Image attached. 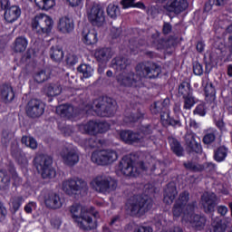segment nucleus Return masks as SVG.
Listing matches in <instances>:
<instances>
[{
	"label": "nucleus",
	"instance_id": "obj_59",
	"mask_svg": "<svg viewBox=\"0 0 232 232\" xmlns=\"http://www.w3.org/2000/svg\"><path fill=\"white\" fill-rule=\"evenodd\" d=\"M12 206H13V209H14V213H17V211H19V208H21V206H23V199H21V198H17L14 199L12 202Z\"/></svg>",
	"mask_w": 232,
	"mask_h": 232
},
{
	"label": "nucleus",
	"instance_id": "obj_55",
	"mask_svg": "<svg viewBox=\"0 0 232 232\" xmlns=\"http://www.w3.org/2000/svg\"><path fill=\"white\" fill-rule=\"evenodd\" d=\"M216 139L217 136L215 135V132H208L203 137V142L204 144H213V141L216 140Z\"/></svg>",
	"mask_w": 232,
	"mask_h": 232
},
{
	"label": "nucleus",
	"instance_id": "obj_35",
	"mask_svg": "<svg viewBox=\"0 0 232 232\" xmlns=\"http://www.w3.org/2000/svg\"><path fill=\"white\" fill-rule=\"evenodd\" d=\"M227 151H229V150L224 145L218 147L216 150H214V160L216 162H224V160H226L227 158Z\"/></svg>",
	"mask_w": 232,
	"mask_h": 232
},
{
	"label": "nucleus",
	"instance_id": "obj_53",
	"mask_svg": "<svg viewBox=\"0 0 232 232\" xmlns=\"http://www.w3.org/2000/svg\"><path fill=\"white\" fill-rule=\"evenodd\" d=\"M65 63L68 66H75L79 63V57L75 54L69 53L66 56Z\"/></svg>",
	"mask_w": 232,
	"mask_h": 232
},
{
	"label": "nucleus",
	"instance_id": "obj_24",
	"mask_svg": "<svg viewBox=\"0 0 232 232\" xmlns=\"http://www.w3.org/2000/svg\"><path fill=\"white\" fill-rule=\"evenodd\" d=\"M56 114L62 119H75V108L70 104H62L56 107Z\"/></svg>",
	"mask_w": 232,
	"mask_h": 232
},
{
	"label": "nucleus",
	"instance_id": "obj_37",
	"mask_svg": "<svg viewBox=\"0 0 232 232\" xmlns=\"http://www.w3.org/2000/svg\"><path fill=\"white\" fill-rule=\"evenodd\" d=\"M169 147L173 153L177 155V157H182L184 155V147L180 144V141L176 138H172L169 140Z\"/></svg>",
	"mask_w": 232,
	"mask_h": 232
},
{
	"label": "nucleus",
	"instance_id": "obj_58",
	"mask_svg": "<svg viewBox=\"0 0 232 232\" xmlns=\"http://www.w3.org/2000/svg\"><path fill=\"white\" fill-rule=\"evenodd\" d=\"M8 215V210H6V207L0 202V222H5L6 220V216Z\"/></svg>",
	"mask_w": 232,
	"mask_h": 232
},
{
	"label": "nucleus",
	"instance_id": "obj_2",
	"mask_svg": "<svg viewBox=\"0 0 232 232\" xmlns=\"http://www.w3.org/2000/svg\"><path fill=\"white\" fill-rule=\"evenodd\" d=\"M72 218L77 223L80 229L83 231H92L95 229L93 225V217L97 218L99 212L95 211V207H91L89 209L82 208L79 204L70 207Z\"/></svg>",
	"mask_w": 232,
	"mask_h": 232
},
{
	"label": "nucleus",
	"instance_id": "obj_62",
	"mask_svg": "<svg viewBox=\"0 0 232 232\" xmlns=\"http://www.w3.org/2000/svg\"><path fill=\"white\" fill-rule=\"evenodd\" d=\"M70 6L72 8H75L77 6H80V8H82V0H67Z\"/></svg>",
	"mask_w": 232,
	"mask_h": 232
},
{
	"label": "nucleus",
	"instance_id": "obj_54",
	"mask_svg": "<svg viewBox=\"0 0 232 232\" xmlns=\"http://www.w3.org/2000/svg\"><path fill=\"white\" fill-rule=\"evenodd\" d=\"M44 92L47 97H55L57 95V92H55V85L53 83L45 85Z\"/></svg>",
	"mask_w": 232,
	"mask_h": 232
},
{
	"label": "nucleus",
	"instance_id": "obj_14",
	"mask_svg": "<svg viewBox=\"0 0 232 232\" xmlns=\"http://www.w3.org/2000/svg\"><path fill=\"white\" fill-rule=\"evenodd\" d=\"M119 136L120 140L129 146H133V144H142V142H144V138L140 135V132L133 131L131 130H121L119 132Z\"/></svg>",
	"mask_w": 232,
	"mask_h": 232
},
{
	"label": "nucleus",
	"instance_id": "obj_38",
	"mask_svg": "<svg viewBox=\"0 0 232 232\" xmlns=\"http://www.w3.org/2000/svg\"><path fill=\"white\" fill-rule=\"evenodd\" d=\"M212 230L210 232H226L227 224L220 218H216L211 223Z\"/></svg>",
	"mask_w": 232,
	"mask_h": 232
},
{
	"label": "nucleus",
	"instance_id": "obj_41",
	"mask_svg": "<svg viewBox=\"0 0 232 232\" xmlns=\"http://www.w3.org/2000/svg\"><path fill=\"white\" fill-rule=\"evenodd\" d=\"M77 72L82 73L84 79H90L93 75V68L87 63H82L77 67Z\"/></svg>",
	"mask_w": 232,
	"mask_h": 232
},
{
	"label": "nucleus",
	"instance_id": "obj_30",
	"mask_svg": "<svg viewBox=\"0 0 232 232\" xmlns=\"http://www.w3.org/2000/svg\"><path fill=\"white\" fill-rule=\"evenodd\" d=\"M160 124L163 126V128H169V126L172 128H181L182 121H180V120H175V118L169 115V111L167 115H161Z\"/></svg>",
	"mask_w": 232,
	"mask_h": 232
},
{
	"label": "nucleus",
	"instance_id": "obj_46",
	"mask_svg": "<svg viewBox=\"0 0 232 232\" xmlns=\"http://www.w3.org/2000/svg\"><path fill=\"white\" fill-rule=\"evenodd\" d=\"M21 142L22 144H24L26 148L37 150V140L34 137L23 136Z\"/></svg>",
	"mask_w": 232,
	"mask_h": 232
},
{
	"label": "nucleus",
	"instance_id": "obj_64",
	"mask_svg": "<svg viewBox=\"0 0 232 232\" xmlns=\"http://www.w3.org/2000/svg\"><path fill=\"white\" fill-rule=\"evenodd\" d=\"M213 5H215V0H209L208 2H206L204 7L205 12H209L210 10H213Z\"/></svg>",
	"mask_w": 232,
	"mask_h": 232
},
{
	"label": "nucleus",
	"instance_id": "obj_31",
	"mask_svg": "<svg viewBox=\"0 0 232 232\" xmlns=\"http://www.w3.org/2000/svg\"><path fill=\"white\" fill-rule=\"evenodd\" d=\"M111 48L103 47L96 50L94 55L98 63H107V61L110 60V58L111 57Z\"/></svg>",
	"mask_w": 232,
	"mask_h": 232
},
{
	"label": "nucleus",
	"instance_id": "obj_7",
	"mask_svg": "<svg viewBox=\"0 0 232 232\" xmlns=\"http://www.w3.org/2000/svg\"><path fill=\"white\" fill-rule=\"evenodd\" d=\"M111 128L107 121H97V120H90L86 123L78 126L79 131L83 135H91L97 137L99 133H106Z\"/></svg>",
	"mask_w": 232,
	"mask_h": 232
},
{
	"label": "nucleus",
	"instance_id": "obj_3",
	"mask_svg": "<svg viewBox=\"0 0 232 232\" xmlns=\"http://www.w3.org/2000/svg\"><path fill=\"white\" fill-rule=\"evenodd\" d=\"M118 169L125 177H139L140 171H148V167L144 161L135 162L130 156H123L118 165Z\"/></svg>",
	"mask_w": 232,
	"mask_h": 232
},
{
	"label": "nucleus",
	"instance_id": "obj_49",
	"mask_svg": "<svg viewBox=\"0 0 232 232\" xmlns=\"http://www.w3.org/2000/svg\"><path fill=\"white\" fill-rule=\"evenodd\" d=\"M184 100V110H191L195 104H197V102L195 101V96L193 94H189L188 96H183Z\"/></svg>",
	"mask_w": 232,
	"mask_h": 232
},
{
	"label": "nucleus",
	"instance_id": "obj_52",
	"mask_svg": "<svg viewBox=\"0 0 232 232\" xmlns=\"http://www.w3.org/2000/svg\"><path fill=\"white\" fill-rule=\"evenodd\" d=\"M200 173H202V171H206V173H213V171L217 169V164L213 162H205L200 164Z\"/></svg>",
	"mask_w": 232,
	"mask_h": 232
},
{
	"label": "nucleus",
	"instance_id": "obj_20",
	"mask_svg": "<svg viewBox=\"0 0 232 232\" xmlns=\"http://www.w3.org/2000/svg\"><path fill=\"white\" fill-rule=\"evenodd\" d=\"M188 6H189L188 0H169L164 8L167 10V12L182 14V12H184Z\"/></svg>",
	"mask_w": 232,
	"mask_h": 232
},
{
	"label": "nucleus",
	"instance_id": "obj_63",
	"mask_svg": "<svg viewBox=\"0 0 232 232\" xmlns=\"http://www.w3.org/2000/svg\"><path fill=\"white\" fill-rule=\"evenodd\" d=\"M218 213L221 215V217H226V215L227 214V207L226 206L218 207Z\"/></svg>",
	"mask_w": 232,
	"mask_h": 232
},
{
	"label": "nucleus",
	"instance_id": "obj_8",
	"mask_svg": "<svg viewBox=\"0 0 232 232\" xmlns=\"http://www.w3.org/2000/svg\"><path fill=\"white\" fill-rule=\"evenodd\" d=\"M52 164H53V159L44 154H39L34 159V165L43 179H52L55 175V169L52 168Z\"/></svg>",
	"mask_w": 232,
	"mask_h": 232
},
{
	"label": "nucleus",
	"instance_id": "obj_1",
	"mask_svg": "<svg viewBox=\"0 0 232 232\" xmlns=\"http://www.w3.org/2000/svg\"><path fill=\"white\" fill-rule=\"evenodd\" d=\"M136 73L130 72L127 73H120L117 75V82L124 88H144L142 79H158L162 73V68L159 63L145 61L139 63L135 67Z\"/></svg>",
	"mask_w": 232,
	"mask_h": 232
},
{
	"label": "nucleus",
	"instance_id": "obj_17",
	"mask_svg": "<svg viewBox=\"0 0 232 232\" xmlns=\"http://www.w3.org/2000/svg\"><path fill=\"white\" fill-rule=\"evenodd\" d=\"M0 99L4 104H11L15 99V91L10 82H5L0 85Z\"/></svg>",
	"mask_w": 232,
	"mask_h": 232
},
{
	"label": "nucleus",
	"instance_id": "obj_44",
	"mask_svg": "<svg viewBox=\"0 0 232 232\" xmlns=\"http://www.w3.org/2000/svg\"><path fill=\"white\" fill-rule=\"evenodd\" d=\"M36 6L39 10H52L55 6V0H34Z\"/></svg>",
	"mask_w": 232,
	"mask_h": 232
},
{
	"label": "nucleus",
	"instance_id": "obj_33",
	"mask_svg": "<svg viewBox=\"0 0 232 232\" xmlns=\"http://www.w3.org/2000/svg\"><path fill=\"white\" fill-rule=\"evenodd\" d=\"M142 119H144V113L140 111V109H138L136 112L126 113L123 121L127 124H135V122H139Z\"/></svg>",
	"mask_w": 232,
	"mask_h": 232
},
{
	"label": "nucleus",
	"instance_id": "obj_34",
	"mask_svg": "<svg viewBox=\"0 0 232 232\" xmlns=\"http://www.w3.org/2000/svg\"><path fill=\"white\" fill-rule=\"evenodd\" d=\"M28 47V40L24 36H18L14 40V52L15 53H23Z\"/></svg>",
	"mask_w": 232,
	"mask_h": 232
},
{
	"label": "nucleus",
	"instance_id": "obj_4",
	"mask_svg": "<svg viewBox=\"0 0 232 232\" xmlns=\"http://www.w3.org/2000/svg\"><path fill=\"white\" fill-rule=\"evenodd\" d=\"M62 188L66 195L73 197V198L88 195V183L82 179H69L63 182Z\"/></svg>",
	"mask_w": 232,
	"mask_h": 232
},
{
	"label": "nucleus",
	"instance_id": "obj_51",
	"mask_svg": "<svg viewBox=\"0 0 232 232\" xmlns=\"http://www.w3.org/2000/svg\"><path fill=\"white\" fill-rule=\"evenodd\" d=\"M192 70L194 75H197L198 77L204 75V65H202L198 61L192 63Z\"/></svg>",
	"mask_w": 232,
	"mask_h": 232
},
{
	"label": "nucleus",
	"instance_id": "obj_22",
	"mask_svg": "<svg viewBox=\"0 0 232 232\" xmlns=\"http://www.w3.org/2000/svg\"><path fill=\"white\" fill-rule=\"evenodd\" d=\"M58 30L62 34H72V32L75 30V24L73 23V19L68 16H63L60 18L58 23Z\"/></svg>",
	"mask_w": 232,
	"mask_h": 232
},
{
	"label": "nucleus",
	"instance_id": "obj_10",
	"mask_svg": "<svg viewBox=\"0 0 232 232\" xmlns=\"http://www.w3.org/2000/svg\"><path fill=\"white\" fill-rule=\"evenodd\" d=\"M117 159H119V155L113 150H94L91 156L92 162L98 166H108V164L115 162Z\"/></svg>",
	"mask_w": 232,
	"mask_h": 232
},
{
	"label": "nucleus",
	"instance_id": "obj_48",
	"mask_svg": "<svg viewBox=\"0 0 232 232\" xmlns=\"http://www.w3.org/2000/svg\"><path fill=\"white\" fill-rule=\"evenodd\" d=\"M183 166L187 171H192V173H200V164L193 161H187L183 163Z\"/></svg>",
	"mask_w": 232,
	"mask_h": 232
},
{
	"label": "nucleus",
	"instance_id": "obj_26",
	"mask_svg": "<svg viewBox=\"0 0 232 232\" xmlns=\"http://www.w3.org/2000/svg\"><path fill=\"white\" fill-rule=\"evenodd\" d=\"M62 159L66 166H75L79 162V154L73 149H66L65 152H62Z\"/></svg>",
	"mask_w": 232,
	"mask_h": 232
},
{
	"label": "nucleus",
	"instance_id": "obj_29",
	"mask_svg": "<svg viewBox=\"0 0 232 232\" xmlns=\"http://www.w3.org/2000/svg\"><path fill=\"white\" fill-rule=\"evenodd\" d=\"M205 92V101L208 102V104H212L217 99V90L215 89L213 82L208 81L204 87Z\"/></svg>",
	"mask_w": 232,
	"mask_h": 232
},
{
	"label": "nucleus",
	"instance_id": "obj_27",
	"mask_svg": "<svg viewBox=\"0 0 232 232\" xmlns=\"http://www.w3.org/2000/svg\"><path fill=\"white\" fill-rule=\"evenodd\" d=\"M150 112L152 115H160V121H162V115H168L169 111L166 109V100L154 102L150 105Z\"/></svg>",
	"mask_w": 232,
	"mask_h": 232
},
{
	"label": "nucleus",
	"instance_id": "obj_19",
	"mask_svg": "<svg viewBox=\"0 0 232 232\" xmlns=\"http://www.w3.org/2000/svg\"><path fill=\"white\" fill-rule=\"evenodd\" d=\"M179 195V190H177V184L170 181L167 184L163 191V202L169 206L175 202L177 196Z\"/></svg>",
	"mask_w": 232,
	"mask_h": 232
},
{
	"label": "nucleus",
	"instance_id": "obj_39",
	"mask_svg": "<svg viewBox=\"0 0 232 232\" xmlns=\"http://www.w3.org/2000/svg\"><path fill=\"white\" fill-rule=\"evenodd\" d=\"M178 93L182 97H187L188 95L193 94V88L191 87V83L188 82L183 81L178 89Z\"/></svg>",
	"mask_w": 232,
	"mask_h": 232
},
{
	"label": "nucleus",
	"instance_id": "obj_56",
	"mask_svg": "<svg viewBox=\"0 0 232 232\" xmlns=\"http://www.w3.org/2000/svg\"><path fill=\"white\" fill-rule=\"evenodd\" d=\"M153 130H155V128H153L151 124H147V125L141 126L140 133H142V135H145L146 137L148 135H151L153 133Z\"/></svg>",
	"mask_w": 232,
	"mask_h": 232
},
{
	"label": "nucleus",
	"instance_id": "obj_21",
	"mask_svg": "<svg viewBox=\"0 0 232 232\" xmlns=\"http://www.w3.org/2000/svg\"><path fill=\"white\" fill-rule=\"evenodd\" d=\"M188 222H189L191 227H193L195 231H202L204 227H206L208 219L206 218V216L192 213L188 214Z\"/></svg>",
	"mask_w": 232,
	"mask_h": 232
},
{
	"label": "nucleus",
	"instance_id": "obj_43",
	"mask_svg": "<svg viewBox=\"0 0 232 232\" xmlns=\"http://www.w3.org/2000/svg\"><path fill=\"white\" fill-rule=\"evenodd\" d=\"M125 232H153V228L150 226H140L135 227L133 223H129L125 226Z\"/></svg>",
	"mask_w": 232,
	"mask_h": 232
},
{
	"label": "nucleus",
	"instance_id": "obj_9",
	"mask_svg": "<svg viewBox=\"0 0 232 232\" xmlns=\"http://www.w3.org/2000/svg\"><path fill=\"white\" fill-rule=\"evenodd\" d=\"M31 26L33 32H36L38 35H44L52 32L53 19L45 14H39L32 19Z\"/></svg>",
	"mask_w": 232,
	"mask_h": 232
},
{
	"label": "nucleus",
	"instance_id": "obj_15",
	"mask_svg": "<svg viewBox=\"0 0 232 232\" xmlns=\"http://www.w3.org/2000/svg\"><path fill=\"white\" fill-rule=\"evenodd\" d=\"M25 111L31 119H38L44 113V103L41 100L32 99L28 102Z\"/></svg>",
	"mask_w": 232,
	"mask_h": 232
},
{
	"label": "nucleus",
	"instance_id": "obj_50",
	"mask_svg": "<svg viewBox=\"0 0 232 232\" xmlns=\"http://www.w3.org/2000/svg\"><path fill=\"white\" fill-rule=\"evenodd\" d=\"M207 113L208 108L206 107V103L198 104L193 111V115H198V117H206Z\"/></svg>",
	"mask_w": 232,
	"mask_h": 232
},
{
	"label": "nucleus",
	"instance_id": "obj_13",
	"mask_svg": "<svg viewBox=\"0 0 232 232\" xmlns=\"http://www.w3.org/2000/svg\"><path fill=\"white\" fill-rule=\"evenodd\" d=\"M88 19L94 26H102L106 21L104 8L100 4H94L88 14Z\"/></svg>",
	"mask_w": 232,
	"mask_h": 232
},
{
	"label": "nucleus",
	"instance_id": "obj_6",
	"mask_svg": "<svg viewBox=\"0 0 232 232\" xmlns=\"http://www.w3.org/2000/svg\"><path fill=\"white\" fill-rule=\"evenodd\" d=\"M153 208V198L146 194L132 197L130 203V215H144Z\"/></svg>",
	"mask_w": 232,
	"mask_h": 232
},
{
	"label": "nucleus",
	"instance_id": "obj_28",
	"mask_svg": "<svg viewBox=\"0 0 232 232\" xmlns=\"http://www.w3.org/2000/svg\"><path fill=\"white\" fill-rule=\"evenodd\" d=\"M82 43L86 44V46H93L96 43H99V34L97 33V30L95 29H90L87 34H84L82 33Z\"/></svg>",
	"mask_w": 232,
	"mask_h": 232
},
{
	"label": "nucleus",
	"instance_id": "obj_40",
	"mask_svg": "<svg viewBox=\"0 0 232 232\" xmlns=\"http://www.w3.org/2000/svg\"><path fill=\"white\" fill-rule=\"evenodd\" d=\"M186 144L194 153L202 152V145H200V143H198L197 140H195V136H190V138H187Z\"/></svg>",
	"mask_w": 232,
	"mask_h": 232
},
{
	"label": "nucleus",
	"instance_id": "obj_16",
	"mask_svg": "<svg viewBox=\"0 0 232 232\" xmlns=\"http://www.w3.org/2000/svg\"><path fill=\"white\" fill-rule=\"evenodd\" d=\"M201 206L204 213L211 215L215 213L217 208V195L208 193L201 196Z\"/></svg>",
	"mask_w": 232,
	"mask_h": 232
},
{
	"label": "nucleus",
	"instance_id": "obj_18",
	"mask_svg": "<svg viewBox=\"0 0 232 232\" xmlns=\"http://www.w3.org/2000/svg\"><path fill=\"white\" fill-rule=\"evenodd\" d=\"M4 17L7 23H15L21 17V7L18 5H10V1H7L4 5Z\"/></svg>",
	"mask_w": 232,
	"mask_h": 232
},
{
	"label": "nucleus",
	"instance_id": "obj_45",
	"mask_svg": "<svg viewBox=\"0 0 232 232\" xmlns=\"http://www.w3.org/2000/svg\"><path fill=\"white\" fill-rule=\"evenodd\" d=\"M121 14V8L119 5L115 4H110L107 6V15L111 17V19H117V15Z\"/></svg>",
	"mask_w": 232,
	"mask_h": 232
},
{
	"label": "nucleus",
	"instance_id": "obj_25",
	"mask_svg": "<svg viewBox=\"0 0 232 232\" xmlns=\"http://www.w3.org/2000/svg\"><path fill=\"white\" fill-rule=\"evenodd\" d=\"M44 204L49 209H59L63 208L61 197L56 193H49L44 198Z\"/></svg>",
	"mask_w": 232,
	"mask_h": 232
},
{
	"label": "nucleus",
	"instance_id": "obj_32",
	"mask_svg": "<svg viewBox=\"0 0 232 232\" xmlns=\"http://www.w3.org/2000/svg\"><path fill=\"white\" fill-rule=\"evenodd\" d=\"M112 68L116 70V72H122V70H126L130 65V62L127 58L122 56H117L111 61Z\"/></svg>",
	"mask_w": 232,
	"mask_h": 232
},
{
	"label": "nucleus",
	"instance_id": "obj_47",
	"mask_svg": "<svg viewBox=\"0 0 232 232\" xmlns=\"http://www.w3.org/2000/svg\"><path fill=\"white\" fill-rule=\"evenodd\" d=\"M34 79L35 82L42 84V82H45V81L50 79V74L46 73L45 70H41L34 75Z\"/></svg>",
	"mask_w": 232,
	"mask_h": 232
},
{
	"label": "nucleus",
	"instance_id": "obj_36",
	"mask_svg": "<svg viewBox=\"0 0 232 232\" xmlns=\"http://www.w3.org/2000/svg\"><path fill=\"white\" fill-rule=\"evenodd\" d=\"M49 53L53 63H61L64 59V51H63V48H59V46H52Z\"/></svg>",
	"mask_w": 232,
	"mask_h": 232
},
{
	"label": "nucleus",
	"instance_id": "obj_57",
	"mask_svg": "<svg viewBox=\"0 0 232 232\" xmlns=\"http://www.w3.org/2000/svg\"><path fill=\"white\" fill-rule=\"evenodd\" d=\"M172 31H173V25H171V24L169 22H164L163 27H162L163 35H169V34H171Z\"/></svg>",
	"mask_w": 232,
	"mask_h": 232
},
{
	"label": "nucleus",
	"instance_id": "obj_11",
	"mask_svg": "<svg viewBox=\"0 0 232 232\" xmlns=\"http://www.w3.org/2000/svg\"><path fill=\"white\" fill-rule=\"evenodd\" d=\"M92 188L99 193H110L117 189V181L104 175H99L94 178L91 183Z\"/></svg>",
	"mask_w": 232,
	"mask_h": 232
},
{
	"label": "nucleus",
	"instance_id": "obj_42",
	"mask_svg": "<svg viewBox=\"0 0 232 232\" xmlns=\"http://www.w3.org/2000/svg\"><path fill=\"white\" fill-rule=\"evenodd\" d=\"M10 188V176L5 170H0V191H6Z\"/></svg>",
	"mask_w": 232,
	"mask_h": 232
},
{
	"label": "nucleus",
	"instance_id": "obj_23",
	"mask_svg": "<svg viewBox=\"0 0 232 232\" xmlns=\"http://www.w3.org/2000/svg\"><path fill=\"white\" fill-rule=\"evenodd\" d=\"M150 44L152 48H156V50H168V48H169V40L160 38V34L156 33L150 36Z\"/></svg>",
	"mask_w": 232,
	"mask_h": 232
},
{
	"label": "nucleus",
	"instance_id": "obj_12",
	"mask_svg": "<svg viewBox=\"0 0 232 232\" xmlns=\"http://www.w3.org/2000/svg\"><path fill=\"white\" fill-rule=\"evenodd\" d=\"M189 192L185 190L181 192L179 196V198L176 199L173 208H172V214L173 217L176 218H179L183 213L184 209H186V206L188 209H190V211H195V205L189 203Z\"/></svg>",
	"mask_w": 232,
	"mask_h": 232
},
{
	"label": "nucleus",
	"instance_id": "obj_5",
	"mask_svg": "<svg viewBox=\"0 0 232 232\" xmlns=\"http://www.w3.org/2000/svg\"><path fill=\"white\" fill-rule=\"evenodd\" d=\"M94 111L98 117H113L117 111V101L111 97L102 96L94 100Z\"/></svg>",
	"mask_w": 232,
	"mask_h": 232
},
{
	"label": "nucleus",
	"instance_id": "obj_60",
	"mask_svg": "<svg viewBox=\"0 0 232 232\" xmlns=\"http://www.w3.org/2000/svg\"><path fill=\"white\" fill-rule=\"evenodd\" d=\"M121 5L125 10L128 8H133L135 5V0H121Z\"/></svg>",
	"mask_w": 232,
	"mask_h": 232
},
{
	"label": "nucleus",
	"instance_id": "obj_61",
	"mask_svg": "<svg viewBox=\"0 0 232 232\" xmlns=\"http://www.w3.org/2000/svg\"><path fill=\"white\" fill-rule=\"evenodd\" d=\"M111 39H119L121 37V30L119 28L112 27L111 29Z\"/></svg>",
	"mask_w": 232,
	"mask_h": 232
}]
</instances>
